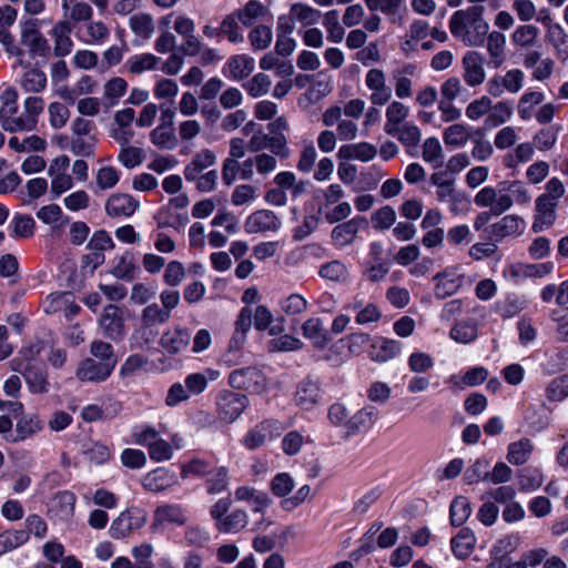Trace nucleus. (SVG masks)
<instances>
[{"mask_svg":"<svg viewBox=\"0 0 568 568\" xmlns=\"http://www.w3.org/2000/svg\"><path fill=\"white\" fill-rule=\"evenodd\" d=\"M151 142L161 150H173L178 144V139L168 125H158L150 133Z\"/></svg>","mask_w":568,"mask_h":568,"instance_id":"nucleus-51","label":"nucleus"},{"mask_svg":"<svg viewBox=\"0 0 568 568\" xmlns=\"http://www.w3.org/2000/svg\"><path fill=\"white\" fill-rule=\"evenodd\" d=\"M22 375L31 394L43 395L50 392L51 384L48 378V369L43 364L28 363Z\"/></svg>","mask_w":568,"mask_h":568,"instance_id":"nucleus-13","label":"nucleus"},{"mask_svg":"<svg viewBox=\"0 0 568 568\" xmlns=\"http://www.w3.org/2000/svg\"><path fill=\"white\" fill-rule=\"evenodd\" d=\"M532 452V442L529 438H520L508 445L506 458L511 465L519 466L528 462Z\"/></svg>","mask_w":568,"mask_h":568,"instance_id":"nucleus-38","label":"nucleus"},{"mask_svg":"<svg viewBox=\"0 0 568 568\" xmlns=\"http://www.w3.org/2000/svg\"><path fill=\"white\" fill-rule=\"evenodd\" d=\"M140 206L139 202L135 201L129 194H113L105 202V212L111 217H129Z\"/></svg>","mask_w":568,"mask_h":568,"instance_id":"nucleus-22","label":"nucleus"},{"mask_svg":"<svg viewBox=\"0 0 568 568\" xmlns=\"http://www.w3.org/2000/svg\"><path fill=\"white\" fill-rule=\"evenodd\" d=\"M242 26L252 27L256 21L262 20L268 9L258 0H250L242 8L234 10Z\"/></svg>","mask_w":568,"mask_h":568,"instance_id":"nucleus-34","label":"nucleus"},{"mask_svg":"<svg viewBox=\"0 0 568 568\" xmlns=\"http://www.w3.org/2000/svg\"><path fill=\"white\" fill-rule=\"evenodd\" d=\"M8 145L16 152L43 151L47 148V142L39 135H29L22 140L12 136L9 139Z\"/></svg>","mask_w":568,"mask_h":568,"instance_id":"nucleus-54","label":"nucleus"},{"mask_svg":"<svg viewBox=\"0 0 568 568\" xmlns=\"http://www.w3.org/2000/svg\"><path fill=\"white\" fill-rule=\"evenodd\" d=\"M290 17H293L304 27H308L321 20L322 12L305 3H294L290 9Z\"/></svg>","mask_w":568,"mask_h":568,"instance_id":"nucleus-49","label":"nucleus"},{"mask_svg":"<svg viewBox=\"0 0 568 568\" xmlns=\"http://www.w3.org/2000/svg\"><path fill=\"white\" fill-rule=\"evenodd\" d=\"M273 40L272 28L265 24H257L248 32V41L253 50L267 49Z\"/></svg>","mask_w":568,"mask_h":568,"instance_id":"nucleus-56","label":"nucleus"},{"mask_svg":"<svg viewBox=\"0 0 568 568\" xmlns=\"http://www.w3.org/2000/svg\"><path fill=\"white\" fill-rule=\"evenodd\" d=\"M422 158L426 163L438 168L443 163L444 153L439 140L435 136L427 138L422 146Z\"/></svg>","mask_w":568,"mask_h":568,"instance_id":"nucleus-52","label":"nucleus"},{"mask_svg":"<svg viewBox=\"0 0 568 568\" xmlns=\"http://www.w3.org/2000/svg\"><path fill=\"white\" fill-rule=\"evenodd\" d=\"M409 115V108L399 101H389L385 116L386 122L384 124V131L388 133H395L396 129L405 123V120Z\"/></svg>","mask_w":568,"mask_h":568,"instance_id":"nucleus-33","label":"nucleus"},{"mask_svg":"<svg viewBox=\"0 0 568 568\" xmlns=\"http://www.w3.org/2000/svg\"><path fill=\"white\" fill-rule=\"evenodd\" d=\"M532 195L521 180L501 181L497 187L485 186L480 189L474 202L478 207H489L494 215H501L509 211L514 204L527 205Z\"/></svg>","mask_w":568,"mask_h":568,"instance_id":"nucleus-1","label":"nucleus"},{"mask_svg":"<svg viewBox=\"0 0 568 568\" xmlns=\"http://www.w3.org/2000/svg\"><path fill=\"white\" fill-rule=\"evenodd\" d=\"M476 544V537L468 528H463L457 536L450 541L453 554L459 558L465 559L470 556Z\"/></svg>","mask_w":568,"mask_h":568,"instance_id":"nucleus-40","label":"nucleus"},{"mask_svg":"<svg viewBox=\"0 0 568 568\" xmlns=\"http://www.w3.org/2000/svg\"><path fill=\"white\" fill-rule=\"evenodd\" d=\"M136 266L133 256L125 253L115 258V264L112 270V274L120 280L131 281L134 277Z\"/></svg>","mask_w":568,"mask_h":568,"instance_id":"nucleus-63","label":"nucleus"},{"mask_svg":"<svg viewBox=\"0 0 568 568\" xmlns=\"http://www.w3.org/2000/svg\"><path fill=\"white\" fill-rule=\"evenodd\" d=\"M234 496L236 500L247 503L253 513L262 514L272 504V500L266 493L248 486H241L236 488Z\"/></svg>","mask_w":568,"mask_h":568,"instance_id":"nucleus-24","label":"nucleus"},{"mask_svg":"<svg viewBox=\"0 0 568 568\" xmlns=\"http://www.w3.org/2000/svg\"><path fill=\"white\" fill-rule=\"evenodd\" d=\"M281 227L277 215L270 210H260L252 213L245 221L247 233L275 232Z\"/></svg>","mask_w":568,"mask_h":568,"instance_id":"nucleus-16","label":"nucleus"},{"mask_svg":"<svg viewBox=\"0 0 568 568\" xmlns=\"http://www.w3.org/2000/svg\"><path fill=\"white\" fill-rule=\"evenodd\" d=\"M526 222L517 214H508L487 229L491 242H500L508 236H519L525 232Z\"/></svg>","mask_w":568,"mask_h":568,"instance_id":"nucleus-10","label":"nucleus"},{"mask_svg":"<svg viewBox=\"0 0 568 568\" xmlns=\"http://www.w3.org/2000/svg\"><path fill=\"white\" fill-rule=\"evenodd\" d=\"M302 333L317 348L324 347L329 342V335L320 317L307 318L302 325Z\"/></svg>","mask_w":568,"mask_h":568,"instance_id":"nucleus-30","label":"nucleus"},{"mask_svg":"<svg viewBox=\"0 0 568 568\" xmlns=\"http://www.w3.org/2000/svg\"><path fill=\"white\" fill-rule=\"evenodd\" d=\"M470 136L469 130L465 124L456 123L446 128L443 132V140L446 145L463 146Z\"/></svg>","mask_w":568,"mask_h":568,"instance_id":"nucleus-57","label":"nucleus"},{"mask_svg":"<svg viewBox=\"0 0 568 568\" xmlns=\"http://www.w3.org/2000/svg\"><path fill=\"white\" fill-rule=\"evenodd\" d=\"M513 115V104L508 101L491 103V109L485 123L487 126L495 128L507 122Z\"/></svg>","mask_w":568,"mask_h":568,"instance_id":"nucleus-53","label":"nucleus"},{"mask_svg":"<svg viewBox=\"0 0 568 568\" xmlns=\"http://www.w3.org/2000/svg\"><path fill=\"white\" fill-rule=\"evenodd\" d=\"M367 224L363 216H355L346 222L337 224L332 230V240L336 246L344 247L354 242L359 230Z\"/></svg>","mask_w":568,"mask_h":568,"instance_id":"nucleus-17","label":"nucleus"},{"mask_svg":"<svg viewBox=\"0 0 568 568\" xmlns=\"http://www.w3.org/2000/svg\"><path fill=\"white\" fill-rule=\"evenodd\" d=\"M255 67V61L247 54H236L227 60V68L234 80H243L247 78Z\"/></svg>","mask_w":568,"mask_h":568,"instance_id":"nucleus-42","label":"nucleus"},{"mask_svg":"<svg viewBox=\"0 0 568 568\" xmlns=\"http://www.w3.org/2000/svg\"><path fill=\"white\" fill-rule=\"evenodd\" d=\"M240 23L239 17L233 11L226 14L220 24L222 34H224L231 43L236 44L244 41V34L241 31Z\"/></svg>","mask_w":568,"mask_h":568,"instance_id":"nucleus-55","label":"nucleus"},{"mask_svg":"<svg viewBox=\"0 0 568 568\" xmlns=\"http://www.w3.org/2000/svg\"><path fill=\"white\" fill-rule=\"evenodd\" d=\"M159 62L160 58L153 53H141L130 57L125 62V67L129 72L140 74L144 71L156 69Z\"/></svg>","mask_w":568,"mask_h":568,"instance_id":"nucleus-46","label":"nucleus"},{"mask_svg":"<svg viewBox=\"0 0 568 568\" xmlns=\"http://www.w3.org/2000/svg\"><path fill=\"white\" fill-rule=\"evenodd\" d=\"M146 523V511L139 507H131L121 511L109 528L113 539H122L130 536L134 530L142 528Z\"/></svg>","mask_w":568,"mask_h":568,"instance_id":"nucleus-5","label":"nucleus"},{"mask_svg":"<svg viewBox=\"0 0 568 568\" xmlns=\"http://www.w3.org/2000/svg\"><path fill=\"white\" fill-rule=\"evenodd\" d=\"M173 484L174 475L163 468H159L146 474L142 479L144 489L152 493L162 491L171 487Z\"/></svg>","mask_w":568,"mask_h":568,"instance_id":"nucleus-39","label":"nucleus"},{"mask_svg":"<svg viewBox=\"0 0 568 568\" xmlns=\"http://www.w3.org/2000/svg\"><path fill=\"white\" fill-rule=\"evenodd\" d=\"M484 10L483 6H471L455 11L449 19L453 37L466 47H481L489 31V24L483 18Z\"/></svg>","mask_w":568,"mask_h":568,"instance_id":"nucleus-2","label":"nucleus"},{"mask_svg":"<svg viewBox=\"0 0 568 568\" xmlns=\"http://www.w3.org/2000/svg\"><path fill=\"white\" fill-rule=\"evenodd\" d=\"M430 183L436 186V197L439 202L446 203L458 193L455 187V179L445 171L433 173L430 175Z\"/></svg>","mask_w":568,"mask_h":568,"instance_id":"nucleus-36","label":"nucleus"},{"mask_svg":"<svg viewBox=\"0 0 568 568\" xmlns=\"http://www.w3.org/2000/svg\"><path fill=\"white\" fill-rule=\"evenodd\" d=\"M433 281L435 285V296L444 300L448 296L456 294L463 285L464 277L457 274L453 268H446L437 273Z\"/></svg>","mask_w":568,"mask_h":568,"instance_id":"nucleus-18","label":"nucleus"},{"mask_svg":"<svg viewBox=\"0 0 568 568\" xmlns=\"http://www.w3.org/2000/svg\"><path fill=\"white\" fill-rule=\"evenodd\" d=\"M47 74L36 67L28 68L19 80L21 89L27 93L38 94L45 90Z\"/></svg>","mask_w":568,"mask_h":568,"instance_id":"nucleus-32","label":"nucleus"},{"mask_svg":"<svg viewBox=\"0 0 568 568\" xmlns=\"http://www.w3.org/2000/svg\"><path fill=\"white\" fill-rule=\"evenodd\" d=\"M48 115L50 125L55 129H62L70 119V110L61 102H52L48 106Z\"/></svg>","mask_w":568,"mask_h":568,"instance_id":"nucleus-64","label":"nucleus"},{"mask_svg":"<svg viewBox=\"0 0 568 568\" xmlns=\"http://www.w3.org/2000/svg\"><path fill=\"white\" fill-rule=\"evenodd\" d=\"M488 377V371L483 366H477L468 369L464 376L452 375L447 379L450 388L462 390L466 386L473 387L480 385Z\"/></svg>","mask_w":568,"mask_h":568,"instance_id":"nucleus-29","label":"nucleus"},{"mask_svg":"<svg viewBox=\"0 0 568 568\" xmlns=\"http://www.w3.org/2000/svg\"><path fill=\"white\" fill-rule=\"evenodd\" d=\"M388 135L396 138L403 145L413 148L417 146L422 140L420 129L412 122H405L396 129L395 133H388Z\"/></svg>","mask_w":568,"mask_h":568,"instance_id":"nucleus-50","label":"nucleus"},{"mask_svg":"<svg viewBox=\"0 0 568 568\" xmlns=\"http://www.w3.org/2000/svg\"><path fill=\"white\" fill-rule=\"evenodd\" d=\"M328 419L332 425L342 427L347 436H354L374 424L376 410L373 407H364L351 415L346 405L337 402L329 406Z\"/></svg>","mask_w":568,"mask_h":568,"instance_id":"nucleus-3","label":"nucleus"},{"mask_svg":"<svg viewBox=\"0 0 568 568\" xmlns=\"http://www.w3.org/2000/svg\"><path fill=\"white\" fill-rule=\"evenodd\" d=\"M376 154V146L368 142L342 145L337 153L338 158L342 160H357L362 162L373 160Z\"/></svg>","mask_w":568,"mask_h":568,"instance_id":"nucleus-28","label":"nucleus"},{"mask_svg":"<svg viewBox=\"0 0 568 568\" xmlns=\"http://www.w3.org/2000/svg\"><path fill=\"white\" fill-rule=\"evenodd\" d=\"M99 324L104 335L112 341L122 339L126 333L123 311L113 304L103 308Z\"/></svg>","mask_w":568,"mask_h":568,"instance_id":"nucleus-9","label":"nucleus"},{"mask_svg":"<svg viewBox=\"0 0 568 568\" xmlns=\"http://www.w3.org/2000/svg\"><path fill=\"white\" fill-rule=\"evenodd\" d=\"M128 82L120 77H114L103 85L102 104L105 109L115 106L125 94Z\"/></svg>","mask_w":568,"mask_h":568,"instance_id":"nucleus-35","label":"nucleus"},{"mask_svg":"<svg viewBox=\"0 0 568 568\" xmlns=\"http://www.w3.org/2000/svg\"><path fill=\"white\" fill-rule=\"evenodd\" d=\"M364 81L369 91L368 100L372 105H385L392 100L393 90L387 83L386 73L382 69H369Z\"/></svg>","mask_w":568,"mask_h":568,"instance_id":"nucleus-7","label":"nucleus"},{"mask_svg":"<svg viewBox=\"0 0 568 568\" xmlns=\"http://www.w3.org/2000/svg\"><path fill=\"white\" fill-rule=\"evenodd\" d=\"M43 425L36 414H27L19 417L16 423V443L24 440L42 429Z\"/></svg>","mask_w":568,"mask_h":568,"instance_id":"nucleus-41","label":"nucleus"},{"mask_svg":"<svg viewBox=\"0 0 568 568\" xmlns=\"http://www.w3.org/2000/svg\"><path fill=\"white\" fill-rule=\"evenodd\" d=\"M557 203L550 202L547 197L535 200V213L531 223V231L540 233L550 229L557 220Z\"/></svg>","mask_w":568,"mask_h":568,"instance_id":"nucleus-12","label":"nucleus"},{"mask_svg":"<svg viewBox=\"0 0 568 568\" xmlns=\"http://www.w3.org/2000/svg\"><path fill=\"white\" fill-rule=\"evenodd\" d=\"M229 384L233 388L245 389L255 394L264 393L268 388L266 376L256 367L233 371L229 376Z\"/></svg>","mask_w":568,"mask_h":568,"instance_id":"nucleus-6","label":"nucleus"},{"mask_svg":"<svg viewBox=\"0 0 568 568\" xmlns=\"http://www.w3.org/2000/svg\"><path fill=\"white\" fill-rule=\"evenodd\" d=\"M44 110V100L38 95H30L23 102V118L28 123V132L37 128L38 118Z\"/></svg>","mask_w":568,"mask_h":568,"instance_id":"nucleus-47","label":"nucleus"},{"mask_svg":"<svg viewBox=\"0 0 568 568\" xmlns=\"http://www.w3.org/2000/svg\"><path fill=\"white\" fill-rule=\"evenodd\" d=\"M371 221L376 231H386L395 224L396 212L390 205L382 206L372 214Z\"/></svg>","mask_w":568,"mask_h":568,"instance_id":"nucleus-61","label":"nucleus"},{"mask_svg":"<svg viewBox=\"0 0 568 568\" xmlns=\"http://www.w3.org/2000/svg\"><path fill=\"white\" fill-rule=\"evenodd\" d=\"M191 342V333L181 326L166 329L160 337V345L172 355L185 351Z\"/></svg>","mask_w":568,"mask_h":568,"instance_id":"nucleus-19","label":"nucleus"},{"mask_svg":"<svg viewBox=\"0 0 568 568\" xmlns=\"http://www.w3.org/2000/svg\"><path fill=\"white\" fill-rule=\"evenodd\" d=\"M402 352V344L392 338L377 336L372 339L368 357L375 363H386L397 357Z\"/></svg>","mask_w":568,"mask_h":568,"instance_id":"nucleus-14","label":"nucleus"},{"mask_svg":"<svg viewBox=\"0 0 568 568\" xmlns=\"http://www.w3.org/2000/svg\"><path fill=\"white\" fill-rule=\"evenodd\" d=\"M130 30L142 40H150L155 32V22L151 13L136 12L129 18Z\"/></svg>","mask_w":568,"mask_h":568,"instance_id":"nucleus-31","label":"nucleus"},{"mask_svg":"<svg viewBox=\"0 0 568 568\" xmlns=\"http://www.w3.org/2000/svg\"><path fill=\"white\" fill-rule=\"evenodd\" d=\"M546 38L560 60L568 59V34L559 23L549 26Z\"/></svg>","mask_w":568,"mask_h":568,"instance_id":"nucleus-44","label":"nucleus"},{"mask_svg":"<svg viewBox=\"0 0 568 568\" xmlns=\"http://www.w3.org/2000/svg\"><path fill=\"white\" fill-rule=\"evenodd\" d=\"M463 80L470 88L483 84L486 80L483 55L477 51H467L462 59Z\"/></svg>","mask_w":568,"mask_h":568,"instance_id":"nucleus-11","label":"nucleus"},{"mask_svg":"<svg viewBox=\"0 0 568 568\" xmlns=\"http://www.w3.org/2000/svg\"><path fill=\"white\" fill-rule=\"evenodd\" d=\"M75 496L70 491L58 493L49 508V514L59 520H68L74 514Z\"/></svg>","mask_w":568,"mask_h":568,"instance_id":"nucleus-27","label":"nucleus"},{"mask_svg":"<svg viewBox=\"0 0 568 568\" xmlns=\"http://www.w3.org/2000/svg\"><path fill=\"white\" fill-rule=\"evenodd\" d=\"M539 36V30L532 24H523L515 29L511 34V41L515 45L521 48L532 47Z\"/></svg>","mask_w":568,"mask_h":568,"instance_id":"nucleus-58","label":"nucleus"},{"mask_svg":"<svg viewBox=\"0 0 568 568\" xmlns=\"http://www.w3.org/2000/svg\"><path fill=\"white\" fill-rule=\"evenodd\" d=\"M467 90L465 89L462 80L454 75L447 78L439 88L440 100L439 101H450L454 102L457 99L464 98L463 100H467Z\"/></svg>","mask_w":568,"mask_h":568,"instance_id":"nucleus-45","label":"nucleus"},{"mask_svg":"<svg viewBox=\"0 0 568 568\" xmlns=\"http://www.w3.org/2000/svg\"><path fill=\"white\" fill-rule=\"evenodd\" d=\"M248 524V515L243 509H235L219 523L216 529L223 534H237Z\"/></svg>","mask_w":568,"mask_h":568,"instance_id":"nucleus-43","label":"nucleus"},{"mask_svg":"<svg viewBox=\"0 0 568 568\" xmlns=\"http://www.w3.org/2000/svg\"><path fill=\"white\" fill-rule=\"evenodd\" d=\"M248 405V398L244 394L224 390L216 399L217 414L225 423L235 422Z\"/></svg>","mask_w":568,"mask_h":568,"instance_id":"nucleus-8","label":"nucleus"},{"mask_svg":"<svg viewBox=\"0 0 568 568\" xmlns=\"http://www.w3.org/2000/svg\"><path fill=\"white\" fill-rule=\"evenodd\" d=\"M272 85L271 78L265 73H257L243 84L244 90L252 98H260L268 93Z\"/></svg>","mask_w":568,"mask_h":568,"instance_id":"nucleus-60","label":"nucleus"},{"mask_svg":"<svg viewBox=\"0 0 568 568\" xmlns=\"http://www.w3.org/2000/svg\"><path fill=\"white\" fill-rule=\"evenodd\" d=\"M321 398L322 389L318 381L307 377L297 385L294 400L302 409H312L321 402Z\"/></svg>","mask_w":568,"mask_h":568,"instance_id":"nucleus-15","label":"nucleus"},{"mask_svg":"<svg viewBox=\"0 0 568 568\" xmlns=\"http://www.w3.org/2000/svg\"><path fill=\"white\" fill-rule=\"evenodd\" d=\"M215 162V153L210 149H203L199 151L184 168V178L186 181H195L199 174H202L204 170L214 165Z\"/></svg>","mask_w":568,"mask_h":568,"instance_id":"nucleus-25","label":"nucleus"},{"mask_svg":"<svg viewBox=\"0 0 568 568\" xmlns=\"http://www.w3.org/2000/svg\"><path fill=\"white\" fill-rule=\"evenodd\" d=\"M0 125L8 132H28V123L23 113L19 112L18 93L13 88H7L0 94Z\"/></svg>","mask_w":568,"mask_h":568,"instance_id":"nucleus-4","label":"nucleus"},{"mask_svg":"<svg viewBox=\"0 0 568 568\" xmlns=\"http://www.w3.org/2000/svg\"><path fill=\"white\" fill-rule=\"evenodd\" d=\"M323 27L327 32L328 41L339 43L345 36V29L339 22V13L337 10H329L323 14Z\"/></svg>","mask_w":568,"mask_h":568,"instance_id":"nucleus-48","label":"nucleus"},{"mask_svg":"<svg viewBox=\"0 0 568 568\" xmlns=\"http://www.w3.org/2000/svg\"><path fill=\"white\" fill-rule=\"evenodd\" d=\"M486 40L490 63L499 68L505 61L506 37L499 31H488Z\"/></svg>","mask_w":568,"mask_h":568,"instance_id":"nucleus-37","label":"nucleus"},{"mask_svg":"<svg viewBox=\"0 0 568 568\" xmlns=\"http://www.w3.org/2000/svg\"><path fill=\"white\" fill-rule=\"evenodd\" d=\"M71 32V23L67 20H61L52 27L50 34L53 38V53L55 57L62 58L72 51L73 41L70 37Z\"/></svg>","mask_w":568,"mask_h":568,"instance_id":"nucleus-21","label":"nucleus"},{"mask_svg":"<svg viewBox=\"0 0 568 568\" xmlns=\"http://www.w3.org/2000/svg\"><path fill=\"white\" fill-rule=\"evenodd\" d=\"M21 43L27 47L32 55L47 57L50 52L48 40L36 27H26L20 34Z\"/></svg>","mask_w":568,"mask_h":568,"instance_id":"nucleus-23","label":"nucleus"},{"mask_svg":"<svg viewBox=\"0 0 568 568\" xmlns=\"http://www.w3.org/2000/svg\"><path fill=\"white\" fill-rule=\"evenodd\" d=\"M114 367L108 362H101L95 358L84 359L77 371V376L81 381L101 382L110 376Z\"/></svg>","mask_w":568,"mask_h":568,"instance_id":"nucleus-20","label":"nucleus"},{"mask_svg":"<svg viewBox=\"0 0 568 568\" xmlns=\"http://www.w3.org/2000/svg\"><path fill=\"white\" fill-rule=\"evenodd\" d=\"M187 518L180 505H161L154 510L152 528L164 524L184 525Z\"/></svg>","mask_w":568,"mask_h":568,"instance_id":"nucleus-26","label":"nucleus"},{"mask_svg":"<svg viewBox=\"0 0 568 568\" xmlns=\"http://www.w3.org/2000/svg\"><path fill=\"white\" fill-rule=\"evenodd\" d=\"M37 217L43 223L51 225L52 227H60L68 222V219L64 216L62 209L57 204L42 206L37 212Z\"/></svg>","mask_w":568,"mask_h":568,"instance_id":"nucleus-59","label":"nucleus"},{"mask_svg":"<svg viewBox=\"0 0 568 568\" xmlns=\"http://www.w3.org/2000/svg\"><path fill=\"white\" fill-rule=\"evenodd\" d=\"M450 521L454 526H462L470 516V503L466 497H456L450 505Z\"/></svg>","mask_w":568,"mask_h":568,"instance_id":"nucleus-62","label":"nucleus"}]
</instances>
